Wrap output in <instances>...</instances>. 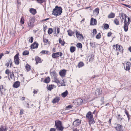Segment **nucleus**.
<instances>
[{"label":"nucleus","instance_id":"f257e3e1","mask_svg":"<svg viewBox=\"0 0 131 131\" xmlns=\"http://www.w3.org/2000/svg\"><path fill=\"white\" fill-rule=\"evenodd\" d=\"M62 9L61 7L56 6L54 8L53 10L52 14L56 16H59L62 13Z\"/></svg>","mask_w":131,"mask_h":131},{"label":"nucleus","instance_id":"f03ea898","mask_svg":"<svg viewBox=\"0 0 131 131\" xmlns=\"http://www.w3.org/2000/svg\"><path fill=\"white\" fill-rule=\"evenodd\" d=\"M86 117L89 120L90 124H93L94 123V119L91 112H89L87 113L86 115Z\"/></svg>","mask_w":131,"mask_h":131},{"label":"nucleus","instance_id":"7ed1b4c3","mask_svg":"<svg viewBox=\"0 0 131 131\" xmlns=\"http://www.w3.org/2000/svg\"><path fill=\"white\" fill-rule=\"evenodd\" d=\"M55 126L58 130L62 131L64 129L61 122L60 121L57 120L55 121Z\"/></svg>","mask_w":131,"mask_h":131},{"label":"nucleus","instance_id":"20e7f679","mask_svg":"<svg viewBox=\"0 0 131 131\" xmlns=\"http://www.w3.org/2000/svg\"><path fill=\"white\" fill-rule=\"evenodd\" d=\"M35 20V19L33 18H31L29 20L28 22V25L29 27L32 28L34 26V23Z\"/></svg>","mask_w":131,"mask_h":131},{"label":"nucleus","instance_id":"39448f33","mask_svg":"<svg viewBox=\"0 0 131 131\" xmlns=\"http://www.w3.org/2000/svg\"><path fill=\"white\" fill-rule=\"evenodd\" d=\"M121 17L123 20L124 19V25L123 26V28L124 29L127 21L126 20L127 16L126 14L122 13L121 14Z\"/></svg>","mask_w":131,"mask_h":131},{"label":"nucleus","instance_id":"423d86ee","mask_svg":"<svg viewBox=\"0 0 131 131\" xmlns=\"http://www.w3.org/2000/svg\"><path fill=\"white\" fill-rule=\"evenodd\" d=\"M62 56V53L61 52L53 53L52 55V57L54 58L58 57L59 56L61 57Z\"/></svg>","mask_w":131,"mask_h":131},{"label":"nucleus","instance_id":"0eeeda50","mask_svg":"<svg viewBox=\"0 0 131 131\" xmlns=\"http://www.w3.org/2000/svg\"><path fill=\"white\" fill-rule=\"evenodd\" d=\"M127 19L128 20L127 21L125 27L124 28V30L125 32H127L128 31V26L130 24V22H131V17L129 18L128 17H127Z\"/></svg>","mask_w":131,"mask_h":131},{"label":"nucleus","instance_id":"6e6552de","mask_svg":"<svg viewBox=\"0 0 131 131\" xmlns=\"http://www.w3.org/2000/svg\"><path fill=\"white\" fill-rule=\"evenodd\" d=\"M19 53L17 54L14 57V61L16 65H18L19 63V59L18 58Z\"/></svg>","mask_w":131,"mask_h":131},{"label":"nucleus","instance_id":"1a4fd4ad","mask_svg":"<svg viewBox=\"0 0 131 131\" xmlns=\"http://www.w3.org/2000/svg\"><path fill=\"white\" fill-rule=\"evenodd\" d=\"M102 92L101 89L97 88L95 90V93L96 96H99L101 94Z\"/></svg>","mask_w":131,"mask_h":131},{"label":"nucleus","instance_id":"9d476101","mask_svg":"<svg viewBox=\"0 0 131 131\" xmlns=\"http://www.w3.org/2000/svg\"><path fill=\"white\" fill-rule=\"evenodd\" d=\"M97 23V21L96 19L92 18L90 20V25H96Z\"/></svg>","mask_w":131,"mask_h":131},{"label":"nucleus","instance_id":"9b49d317","mask_svg":"<svg viewBox=\"0 0 131 131\" xmlns=\"http://www.w3.org/2000/svg\"><path fill=\"white\" fill-rule=\"evenodd\" d=\"M81 121L80 120L78 119L76 120L73 122V124L74 126H77L80 124Z\"/></svg>","mask_w":131,"mask_h":131},{"label":"nucleus","instance_id":"f8f14e48","mask_svg":"<svg viewBox=\"0 0 131 131\" xmlns=\"http://www.w3.org/2000/svg\"><path fill=\"white\" fill-rule=\"evenodd\" d=\"M123 47L122 46L119 45H118V48H117V50H116L117 51L119 52L122 53H123Z\"/></svg>","mask_w":131,"mask_h":131},{"label":"nucleus","instance_id":"ddd939ff","mask_svg":"<svg viewBox=\"0 0 131 131\" xmlns=\"http://www.w3.org/2000/svg\"><path fill=\"white\" fill-rule=\"evenodd\" d=\"M66 71L65 70H63L60 71L59 72V74L61 77H64L66 74Z\"/></svg>","mask_w":131,"mask_h":131},{"label":"nucleus","instance_id":"4468645a","mask_svg":"<svg viewBox=\"0 0 131 131\" xmlns=\"http://www.w3.org/2000/svg\"><path fill=\"white\" fill-rule=\"evenodd\" d=\"M35 60L36 61V64H37L39 62L41 63L42 62V61L41 60L40 58L38 56L36 57Z\"/></svg>","mask_w":131,"mask_h":131},{"label":"nucleus","instance_id":"2eb2a0df","mask_svg":"<svg viewBox=\"0 0 131 131\" xmlns=\"http://www.w3.org/2000/svg\"><path fill=\"white\" fill-rule=\"evenodd\" d=\"M38 46V44L37 43L34 42L31 45V49L37 48Z\"/></svg>","mask_w":131,"mask_h":131},{"label":"nucleus","instance_id":"dca6fc26","mask_svg":"<svg viewBox=\"0 0 131 131\" xmlns=\"http://www.w3.org/2000/svg\"><path fill=\"white\" fill-rule=\"evenodd\" d=\"M131 65V63L129 62H127L126 63V67L124 66V68L126 70H130L129 66Z\"/></svg>","mask_w":131,"mask_h":131},{"label":"nucleus","instance_id":"f3484780","mask_svg":"<svg viewBox=\"0 0 131 131\" xmlns=\"http://www.w3.org/2000/svg\"><path fill=\"white\" fill-rule=\"evenodd\" d=\"M20 82L19 81H17L15 82L13 84V86L15 88H17L20 85Z\"/></svg>","mask_w":131,"mask_h":131},{"label":"nucleus","instance_id":"a211bd4d","mask_svg":"<svg viewBox=\"0 0 131 131\" xmlns=\"http://www.w3.org/2000/svg\"><path fill=\"white\" fill-rule=\"evenodd\" d=\"M122 126L120 124H118L115 127V129H116L117 131H120L122 129Z\"/></svg>","mask_w":131,"mask_h":131},{"label":"nucleus","instance_id":"6ab92c4d","mask_svg":"<svg viewBox=\"0 0 131 131\" xmlns=\"http://www.w3.org/2000/svg\"><path fill=\"white\" fill-rule=\"evenodd\" d=\"M75 32H76V36L77 38H79V37L80 38H83L82 35L80 34V33L78 32L77 30Z\"/></svg>","mask_w":131,"mask_h":131},{"label":"nucleus","instance_id":"aec40b11","mask_svg":"<svg viewBox=\"0 0 131 131\" xmlns=\"http://www.w3.org/2000/svg\"><path fill=\"white\" fill-rule=\"evenodd\" d=\"M67 31L68 35L70 36L74 35V33L70 30H68Z\"/></svg>","mask_w":131,"mask_h":131},{"label":"nucleus","instance_id":"412c9836","mask_svg":"<svg viewBox=\"0 0 131 131\" xmlns=\"http://www.w3.org/2000/svg\"><path fill=\"white\" fill-rule=\"evenodd\" d=\"M10 64V67L12 66V60L11 59H9L8 61L7 62L6 64V66L8 67Z\"/></svg>","mask_w":131,"mask_h":131},{"label":"nucleus","instance_id":"4be33fe9","mask_svg":"<svg viewBox=\"0 0 131 131\" xmlns=\"http://www.w3.org/2000/svg\"><path fill=\"white\" fill-rule=\"evenodd\" d=\"M30 13L33 15H35L36 13V9L33 8H31L30 9Z\"/></svg>","mask_w":131,"mask_h":131},{"label":"nucleus","instance_id":"5701e85b","mask_svg":"<svg viewBox=\"0 0 131 131\" xmlns=\"http://www.w3.org/2000/svg\"><path fill=\"white\" fill-rule=\"evenodd\" d=\"M115 14L114 13H111L108 16V18H113L115 16Z\"/></svg>","mask_w":131,"mask_h":131},{"label":"nucleus","instance_id":"b1692460","mask_svg":"<svg viewBox=\"0 0 131 131\" xmlns=\"http://www.w3.org/2000/svg\"><path fill=\"white\" fill-rule=\"evenodd\" d=\"M68 94V91L67 90H66V91L63 93L61 95L62 97H65Z\"/></svg>","mask_w":131,"mask_h":131},{"label":"nucleus","instance_id":"393cba45","mask_svg":"<svg viewBox=\"0 0 131 131\" xmlns=\"http://www.w3.org/2000/svg\"><path fill=\"white\" fill-rule=\"evenodd\" d=\"M59 100L60 99L59 98L56 97L53 99L52 102L53 103H56L58 102Z\"/></svg>","mask_w":131,"mask_h":131},{"label":"nucleus","instance_id":"a878e982","mask_svg":"<svg viewBox=\"0 0 131 131\" xmlns=\"http://www.w3.org/2000/svg\"><path fill=\"white\" fill-rule=\"evenodd\" d=\"M70 51L71 52H73L75 50V47L71 46L70 48Z\"/></svg>","mask_w":131,"mask_h":131},{"label":"nucleus","instance_id":"bb28decb","mask_svg":"<svg viewBox=\"0 0 131 131\" xmlns=\"http://www.w3.org/2000/svg\"><path fill=\"white\" fill-rule=\"evenodd\" d=\"M77 101V103L79 104H81L83 102L82 100L80 99H78Z\"/></svg>","mask_w":131,"mask_h":131},{"label":"nucleus","instance_id":"cd10ccee","mask_svg":"<svg viewBox=\"0 0 131 131\" xmlns=\"http://www.w3.org/2000/svg\"><path fill=\"white\" fill-rule=\"evenodd\" d=\"M125 113L126 114V115L127 116V117L128 119V120H129V116H130V115L128 113V112L127 111V110L126 109H125Z\"/></svg>","mask_w":131,"mask_h":131},{"label":"nucleus","instance_id":"c85d7f7f","mask_svg":"<svg viewBox=\"0 0 131 131\" xmlns=\"http://www.w3.org/2000/svg\"><path fill=\"white\" fill-rule=\"evenodd\" d=\"M114 22L117 25H118L119 24V21L117 19H115Z\"/></svg>","mask_w":131,"mask_h":131},{"label":"nucleus","instance_id":"c756f323","mask_svg":"<svg viewBox=\"0 0 131 131\" xmlns=\"http://www.w3.org/2000/svg\"><path fill=\"white\" fill-rule=\"evenodd\" d=\"M59 42L62 45H64L65 43V42L64 41H62L61 38H60L59 39Z\"/></svg>","mask_w":131,"mask_h":131},{"label":"nucleus","instance_id":"7c9ffc66","mask_svg":"<svg viewBox=\"0 0 131 131\" xmlns=\"http://www.w3.org/2000/svg\"><path fill=\"white\" fill-rule=\"evenodd\" d=\"M50 80V78L48 77L44 81V82L46 83H49Z\"/></svg>","mask_w":131,"mask_h":131},{"label":"nucleus","instance_id":"2f4dec72","mask_svg":"<svg viewBox=\"0 0 131 131\" xmlns=\"http://www.w3.org/2000/svg\"><path fill=\"white\" fill-rule=\"evenodd\" d=\"M54 81L58 84L60 83V81L56 77H54Z\"/></svg>","mask_w":131,"mask_h":131},{"label":"nucleus","instance_id":"473e14b6","mask_svg":"<svg viewBox=\"0 0 131 131\" xmlns=\"http://www.w3.org/2000/svg\"><path fill=\"white\" fill-rule=\"evenodd\" d=\"M53 32V30L52 28H49L48 31V34L49 35H50Z\"/></svg>","mask_w":131,"mask_h":131},{"label":"nucleus","instance_id":"72a5a7b5","mask_svg":"<svg viewBox=\"0 0 131 131\" xmlns=\"http://www.w3.org/2000/svg\"><path fill=\"white\" fill-rule=\"evenodd\" d=\"M26 69L27 71H29L30 69V67L28 64H27L25 66Z\"/></svg>","mask_w":131,"mask_h":131},{"label":"nucleus","instance_id":"f704fd0d","mask_svg":"<svg viewBox=\"0 0 131 131\" xmlns=\"http://www.w3.org/2000/svg\"><path fill=\"white\" fill-rule=\"evenodd\" d=\"M84 65V64L82 62H80L78 64V67L79 68H80L83 67Z\"/></svg>","mask_w":131,"mask_h":131},{"label":"nucleus","instance_id":"c9c22d12","mask_svg":"<svg viewBox=\"0 0 131 131\" xmlns=\"http://www.w3.org/2000/svg\"><path fill=\"white\" fill-rule=\"evenodd\" d=\"M99 9L98 8H96L94 10V13L96 15H97L99 13Z\"/></svg>","mask_w":131,"mask_h":131},{"label":"nucleus","instance_id":"e433bc0d","mask_svg":"<svg viewBox=\"0 0 131 131\" xmlns=\"http://www.w3.org/2000/svg\"><path fill=\"white\" fill-rule=\"evenodd\" d=\"M29 52L27 51H25L23 53V55H27L29 54Z\"/></svg>","mask_w":131,"mask_h":131},{"label":"nucleus","instance_id":"4c0bfd02","mask_svg":"<svg viewBox=\"0 0 131 131\" xmlns=\"http://www.w3.org/2000/svg\"><path fill=\"white\" fill-rule=\"evenodd\" d=\"M77 46L78 48H81L82 47V45L81 43H78L77 44Z\"/></svg>","mask_w":131,"mask_h":131},{"label":"nucleus","instance_id":"58836bf2","mask_svg":"<svg viewBox=\"0 0 131 131\" xmlns=\"http://www.w3.org/2000/svg\"><path fill=\"white\" fill-rule=\"evenodd\" d=\"M0 131H7V129L5 128L2 127L0 128Z\"/></svg>","mask_w":131,"mask_h":131},{"label":"nucleus","instance_id":"ea45409f","mask_svg":"<svg viewBox=\"0 0 131 131\" xmlns=\"http://www.w3.org/2000/svg\"><path fill=\"white\" fill-rule=\"evenodd\" d=\"M49 52L47 51L46 50H42L40 53L42 54H48V53Z\"/></svg>","mask_w":131,"mask_h":131},{"label":"nucleus","instance_id":"a19ab883","mask_svg":"<svg viewBox=\"0 0 131 131\" xmlns=\"http://www.w3.org/2000/svg\"><path fill=\"white\" fill-rule=\"evenodd\" d=\"M104 28L106 29H108L109 28L108 25L107 24H105L104 26Z\"/></svg>","mask_w":131,"mask_h":131},{"label":"nucleus","instance_id":"79ce46f5","mask_svg":"<svg viewBox=\"0 0 131 131\" xmlns=\"http://www.w3.org/2000/svg\"><path fill=\"white\" fill-rule=\"evenodd\" d=\"M101 35L100 33H99L96 36V38L97 39H99L101 38Z\"/></svg>","mask_w":131,"mask_h":131},{"label":"nucleus","instance_id":"37998d69","mask_svg":"<svg viewBox=\"0 0 131 131\" xmlns=\"http://www.w3.org/2000/svg\"><path fill=\"white\" fill-rule=\"evenodd\" d=\"M38 3H42L43 2H44L45 0H37Z\"/></svg>","mask_w":131,"mask_h":131},{"label":"nucleus","instance_id":"c03bdc74","mask_svg":"<svg viewBox=\"0 0 131 131\" xmlns=\"http://www.w3.org/2000/svg\"><path fill=\"white\" fill-rule=\"evenodd\" d=\"M24 20L23 17H22L21 18L20 22L22 24H23L24 23Z\"/></svg>","mask_w":131,"mask_h":131},{"label":"nucleus","instance_id":"a18cd8bd","mask_svg":"<svg viewBox=\"0 0 131 131\" xmlns=\"http://www.w3.org/2000/svg\"><path fill=\"white\" fill-rule=\"evenodd\" d=\"M10 72L9 71L8 69H7L5 71V73L6 74H7L8 75H9Z\"/></svg>","mask_w":131,"mask_h":131},{"label":"nucleus","instance_id":"49530a36","mask_svg":"<svg viewBox=\"0 0 131 131\" xmlns=\"http://www.w3.org/2000/svg\"><path fill=\"white\" fill-rule=\"evenodd\" d=\"M51 74L53 75L54 77H56V75H57L56 73V72L55 71H53L52 73Z\"/></svg>","mask_w":131,"mask_h":131},{"label":"nucleus","instance_id":"de8ad7c7","mask_svg":"<svg viewBox=\"0 0 131 131\" xmlns=\"http://www.w3.org/2000/svg\"><path fill=\"white\" fill-rule=\"evenodd\" d=\"M96 32L97 31L95 29H93L92 33L93 34V35H95Z\"/></svg>","mask_w":131,"mask_h":131},{"label":"nucleus","instance_id":"09e8293b","mask_svg":"<svg viewBox=\"0 0 131 131\" xmlns=\"http://www.w3.org/2000/svg\"><path fill=\"white\" fill-rule=\"evenodd\" d=\"M118 45L117 44L116 45H113V48L114 49H116V50H117V48H118Z\"/></svg>","mask_w":131,"mask_h":131},{"label":"nucleus","instance_id":"8fccbe9b","mask_svg":"<svg viewBox=\"0 0 131 131\" xmlns=\"http://www.w3.org/2000/svg\"><path fill=\"white\" fill-rule=\"evenodd\" d=\"M43 41L45 43H47L48 41V40L47 39L43 38Z\"/></svg>","mask_w":131,"mask_h":131},{"label":"nucleus","instance_id":"3c124183","mask_svg":"<svg viewBox=\"0 0 131 131\" xmlns=\"http://www.w3.org/2000/svg\"><path fill=\"white\" fill-rule=\"evenodd\" d=\"M52 89V85H49V86L48 88V89L49 90H51Z\"/></svg>","mask_w":131,"mask_h":131},{"label":"nucleus","instance_id":"603ef678","mask_svg":"<svg viewBox=\"0 0 131 131\" xmlns=\"http://www.w3.org/2000/svg\"><path fill=\"white\" fill-rule=\"evenodd\" d=\"M9 76H8L7 77V76L5 77L3 79V80L5 81L7 80V78H9Z\"/></svg>","mask_w":131,"mask_h":131},{"label":"nucleus","instance_id":"864d4df0","mask_svg":"<svg viewBox=\"0 0 131 131\" xmlns=\"http://www.w3.org/2000/svg\"><path fill=\"white\" fill-rule=\"evenodd\" d=\"M33 39H33V37H31L30 38V39H29V41L31 43H32L33 41Z\"/></svg>","mask_w":131,"mask_h":131},{"label":"nucleus","instance_id":"5fc2aeb1","mask_svg":"<svg viewBox=\"0 0 131 131\" xmlns=\"http://www.w3.org/2000/svg\"><path fill=\"white\" fill-rule=\"evenodd\" d=\"M60 28H59L58 27L57 28V34H57V35H58V34L60 32Z\"/></svg>","mask_w":131,"mask_h":131},{"label":"nucleus","instance_id":"6e6d98bb","mask_svg":"<svg viewBox=\"0 0 131 131\" xmlns=\"http://www.w3.org/2000/svg\"><path fill=\"white\" fill-rule=\"evenodd\" d=\"M72 107V106L71 105H69L68 106H67L66 107V108H69Z\"/></svg>","mask_w":131,"mask_h":131},{"label":"nucleus","instance_id":"4d7b16f0","mask_svg":"<svg viewBox=\"0 0 131 131\" xmlns=\"http://www.w3.org/2000/svg\"><path fill=\"white\" fill-rule=\"evenodd\" d=\"M3 89V86L2 85H0V91H1V93L2 94H3L2 92L1 91L2 89Z\"/></svg>","mask_w":131,"mask_h":131},{"label":"nucleus","instance_id":"13d9d810","mask_svg":"<svg viewBox=\"0 0 131 131\" xmlns=\"http://www.w3.org/2000/svg\"><path fill=\"white\" fill-rule=\"evenodd\" d=\"M47 26L46 25L45 26L43 27V30L45 32V31L47 29Z\"/></svg>","mask_w":131,"mask_h":131},{"label":"nucleus","instance_id":"bf43d9fd","mask_svg":"<svg viewBox=\"0 0 131 131\" xmlns=\"http://www.w3.org/2000/svg\"><path fill=\"white\" fill-rule=\"evenodd\" d=\"M112 33L111 32H108L107 34V36L108 37H110L111 36Z\"/></svg>","mask_w":131,"mask_h":131},{"label":"nucleus","instance_id":"052dcab7","mask_svg":"<svg viewBox=\"0 0 131 131\" xmlns=\"http://www.w3.org/2000/svg\"><path fill=\"white\" fill-rule=\"evenodd\" d=\"M25 106L26 107H27L28 108H29V104L28 103H26V104H25Z\"/></svg>","mask_w":131,"mask_h":131},{"label":"nucleus","instance_id":"680f3d73","mask_svg":"<svg viewBox=\"0 0 131 131\" xmlns=\"http://www.w3.org/2000/svg\"><path fill=\"white\" fill-rule=\"evenodd\" d=\"M62 81H63V83L62 84H61V86H65V82H64V81L62 80Z\"/></svg>","mask_w":131,"mask_h":131},{"label":"nucleus","instance_id":"e2e57ef3","mask_svg":"<svg viewBox=\"0 0 131 131\" xmlns=\"http://www.w3.org/2000/svg\"><path fill=\"white\" fill-rule=\"evenodd\" d=\"M50 131H55V129L54 128H51Z\"/></svg>","mask_w":131,"mask_h":131},{"label":"nucleus","instance_id":"0e129e2a","mask_svg":"<svg viewBox=\"0 0 131 131\" xmlns=\"http://www.w3.org/2000/svg\"><path fill=\"white\" fill-rule=\"evenodd\" d=\"M124 5L125 6H126L127 7L129 8H130L131 7V6H130V5H127L125 4H124Z\"/></svg>","mask_w":131,"mask_h":131},{"label":"nucleus","instance_id":"69168bd1","mask_svg":"<svg viewBox=\"0 0 131 131\" xmlns=\"http://www.w3.org/2000/svg\"><path fill=\"white\" fill-rule=\"evenodd\" d=\"M23 110H21L20 111V115H22L23 113Z\"/></svg>","mask_w":131,"mask_h":131},{"label":"nucleus","instance_id":"338daca9","mask_svg":"<svg viewBox=\"0 0 131 131\" xmlns=\"http://www.w3.org/2000/svg\"><path fill=\"white\" fill-rule=\"evenodd\" d=\"M3 56V54L2 53H1L0 54V59L2 58Z\"/></svg>","mask_w":131,"mask_h":131},{"label":"nucleus","instance_id":"774afa93","mask_svg":"<svg viewBox=\"0 0 131 131\" xmlns=\"http://www.w3.org/2000/svg\"><path fill=\"white\" fill-rule=\"evenodd\" d=\"M128 50L130 52H131V46L129 48Z\"/></svg>","mask_w":131,"mask_h":131}]
</instances>
